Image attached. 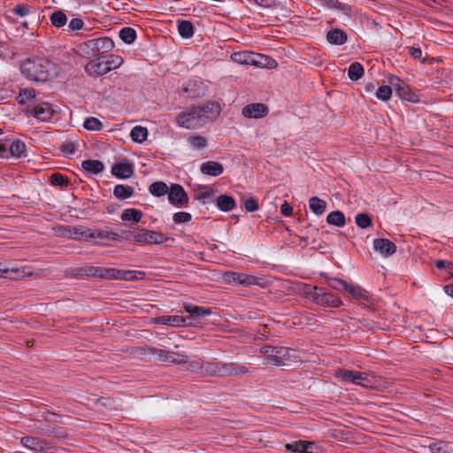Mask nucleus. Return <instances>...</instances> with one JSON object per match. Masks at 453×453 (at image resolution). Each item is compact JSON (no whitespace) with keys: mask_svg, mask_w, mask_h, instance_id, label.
<instances>
[{"mask_svg":"<svg viewBox=\"0 0 453 453\" xmlns=\"http://www.w3.org/2000/svg\"><path fill=\"white\" fill-rule=\"evenodd\" d=\"M220 111L219 104L208 102L203 105L186 108L176 115L175 122L186 129H198L216 119Z\"/></svg>","mask_w":453,"mask_h":453,"instance_id":"obj_1","label":"nucleus"},{"mask_svg":"<svg viewBox=\"0 0 453 453\" xmlns=\"http://www.w3.org/2000/svg\"><path fill=\"white\" fill-rule=\"evenodd\" d=\"M20 71L28 80L43 82L57 73V67L46 58H35L25 60Z\"/></svg>","mask_w":453,"mask_h":453,"instance_id":"obj_2","label":"nucleus"},{"mask_svg":"<svg viewBox=\"0 0 453 453\" xmlns=\"http://www.w3.org/2000/svg\"><path fill=\"white\" fill-rule=\"evenodd\" d=\"M87 277L99 278L104 280H139L145 277V273L134 270H119L116 268H105L89 266L81 270Z\"/></svg>","mask_w":453,"mask_h":453,"instance_id":"obj_3","label":"nucleus"},{"mask_svg":"<svg viewBox=\"0 0 453 453\" xmlns=\"http://www.w3.org/2000/svg\"><path fill=\"white\" fill-rule=\"evenodd\" d=\"M249 372L246 365L237 363L205 362L204 375L210 376H237Z\"/></svg>","mask_w":453,"mask_h":453,"instance_id":"obj_4","label":"nucleus"},{"mask_svg":"<svg viewBox=\"0 0 453 453\" xmlns=\"http://www.w3.org/2000/svg\"><path fill=\"white\" fill-rule=\"evenodd\" d=\"M304 296L312 300L315 303L332 308H338L342 305V301L330 292L325 291L322 288L305 285L303 288Z\"/></svg>","mask_w":453,"mask_h":453,"instance_id":"obj_5","label":"nucleus"},{"mask_svg":"<svg viewBox=\"0 0 453 453\" xmlns=\"http://www.w3.org/2000/svg\"><path fill=\"white\" fill-rule=\"evenodd\" d=\"M134 242L142 245H156L164 243L168 240L161 232L149 230L146 228H138L132 232Z\"/></svg>","mask_w":453,"mask_h":453,"instance_id":"obj_6","label":"nucleus"},{"mask_svg":"<svg viewBox=\"0 0 453 453\" xmlns=\"http://www.w3.org/2000/svg\"><path fill=\"white\" fill-rule=\"evenodd\" d=\"M335 376L343 383H352L365 388L372 387V380L366 372L339 369L335 372Z\"/></svg>","mask_w":453,"mask_h":453,"instance_id":"obj_7","label":"nucleus"},{"mask_svg":"<svg viewBox=\"0 0 453 453\" xmlns=\"http://www.w3.org/2000/svg\"><path fill=\"white\" fill-rule=\"evenodd\" d=\"M389 83L401 98L411 103H417L419 101L418 96L412 92L410 87L398 77H391L389 79Z\"/></svg>","mask_w":453,"mask_h":453,"instance_id":"obj_8","label":"nucleus"},{"mask_svg":"<svg viewBox=\"0 0 453 453\" xmlns=\"http://www.w3.org/2000/svg\"><path fill=\"white\" fill-rule=\"evenodd\" d=\"M169 203L176 207L186 206L188 197L184 188L180 184H173L168 191Z\"/></svg>","mask_w":453,"mask_h":453,"instance_id":"obj_9","label":"nucleus"},{"mask_svg":"<svg viewBox=\"0 0 453 453\" xmlns=\"http://www.w3.org/2000/svg\"><path fill=\"white\" fill-rule=\"evenodd\" d=\"M85 70L91 76H101L110 72L104 55L96 56L91 59L86 65Z\"/></svg>","mask_w":453,"mask_h":453,"instance_id":"obj_10","label":"nucleus"},{"mask_svg":"<svg viewBox=\"0 0 453 453\" xmlns=\"http://www.w3.org/2000/svg\"><path fill=\"white\" fill-rule=\"evenodd\" d=\"M334 281H337L342 286V289L347 291L353 298L366 302L370 300L371 296L369 292L360 286L349 284L343 280H335Z\"/></svg>","mask_w":453,"mask_h":453,"instance_id":"obj_11","label":"nucleus"},{"mask_svg":"<svg viewBox=\"0 0 453 453\" xmlns=\"http://www.w3.org/2000/svg\"><path fill=\"white\" fill-rule=\"evenodd\" d=\"M267 113V106L261 103L250 104L242 108V115L246 118H263Z\"/></svg>","mask_w":453,"mask_h":453,"instance_id":"obj_12","label":"nucleus"},{"mask_svg":"<svg viewBox=\"0 0 453 453\" xmlns=\"http://www.w3.org/2000/svg\"><path fill=\"white\" fill-rule=\"evenodd\" d=\"M88 45L96 51L97 56H102L113 49L114 42L108 37H102L89 40Z\"/></svg>","mask_w":453,"mask_h":453,"instance_id":"obj_13","label":"nucleus"},{"mask_svg":"<svg viewBox=\"0 0 453 453\" xmlns=\"http://www.w3.org/2000/svg\"><path fill=\"white\" fill-rule=\"evenodd\" d=\"M373 249L381 256L389 257L395 252L396 246L388 239L379 238L373 241Z\"/></svg>","mask_w":453,"mask_h":453,"instance_id":"obj_14","label":"nucleus"},{"mask_svg":"<svg viewBox=\"0 0 453 453\" xmlns=\"http://www.w3.org/2000/svg\"><path fill=\"white\" fill-rule=\"evenodd\" d=\"M189 319V317H183L179 315H168V316H160L155 319V322L162 325H168L173 326H184L188 325L187 321Z\"/></svg>","mask_w":453,"mask_h":453,"instance_id":"obj_15","label":"nucleus"},{"mask_svg":"<svg viewBox=\"0 0 453 453\" xmlns=\"http://www.w3.org/2000/svg\"><path fill=\"white\" fill-rule=\"evenodd\" d=\"M52 106L49 103H41L33 110V115L41 121H48L53 115Z\"/></svg>","mask_w":453,"mask_h":453,"instance_id":"obj_16","label":"nucleus"},{"mask_svg":"<svg viewBox=\"0 0 453 453\" xmlns=\"http://www.w3.org/2000/svg\"><path fill=\"white\" fill-rule=\"evenodd\" d=\"M111 173L119 179H127L133 175L134 168L130 163L121 162L112 166Z\"/></svg>","mask_w":453,"mask_h":453,"instance_id":"obj_17","label":"nucleus"},{"mask_svg":"<svg viewBox=\"0 0 453 453\" xmlns=\"http://www.w3.org/2000/svg\"><path fill=\"white\" fill-rule=\"evenodd\" d=\"M200 170L203 174L216 177L223 173L224 168L220 163L208 161L201 165Z\"/></svg>","mask_w":453,"mask_h":453,"instance_id":"obj_18","label":"nucleus"},{"mask_svg":"<svg viewBox=\"0 0 453 453\" xmlns=\"http://www.w3.org/2000/svg\"><path fill=\"white\" fill-rule=\"evenodd\" d=\"M291 358L288 349L285 347H276L273 357H272V365H285L286 362Z\"/></svg>","mask_w":453,"mask_h":453,"instance_id":"obj_19","label":"nucleus"},{"mask_svg":"<svg viewBox=\"0 0 453 453\" xmlns=\"http://www.w3.org/2000/svg\"><path fill=\"white\" fill-rule=\"evenodd\" d=\"M251 58H253L252 65L268 69H272L277 66V62L273 58L265 55L254 53Z\"/></svg>","mask_w":453,"mask_h":453,"instance_id":"obj_20","label":"nucleus"},{"mask_svg":"<svg viewBox=\"0 0 453 453\" xmlns=\"http://www.w3.org/2000/svg\"><path fill=\"white\" fill-rule=\"evenodd\" d=\"M20 442L24 447L35 452H41L45 450L44 442L36 437H22Z\"/></svg>","mask_w":453,"mask_h":453,"instance_id":"obj_21","label":"nucleus"},{"mask_svg":"<svg viewBox=\"0 0 453 453\" xmlns=\"http://www.w3.org/2000/svg\"><path fill=\"white\" fill-rule=\"evenodd\" d=\"M232 279L234 282H237L243 286H253L258 285V280L254 275H250L241 273H233Z\"/></svg>","mask_w":453,"mask_h":453,"instance_id":"obj_22","label":"nucleus"},{"mask_svg":"<svg viewBox=\"0 0 453 453\" xmlns=\"http://www.w3.org/2000/svg\"><path fill=\"white\" fill-rule=\"evenodd\" d=\"M74 238L76 239H96L100 238L104 239L105 238V234L104 232L100 230H91V229H86V230H78L74 229Z\"/></svg>","mask_w":453,"mask_h":453,"instance_id":"obj_23","label":"nucleus"},{"mask_svg":"<svg viewBox=\"0 0 453 453\" xmlns=\"http://www.w3.org/2000/svg\"><path fill=\"white\" fill-rule=\"evenodd\" d=\"M236 205L234 199L232 196L226 195H220L217 198V207L222 211H230Z\"/></svg>","mask_w":453,"mask_h":453,"instance_id":"obj_24","label":"nucleus"},{"mask_svg":"<svg viewBox=\"0 0 453 453\" xmlns=\"http://www.w3.org/2000/svg\"><path fill=\"white\" fill-rule=\"evenodd\" d=\"M309 207L314 214L320 216L326 211V202L318 196H312L309 199Z\"/></svg>","mask_w":453,"mask_h":453,"instance_id":"obj_25","label":"nucleus"},{"mask_svg":"<svg viewBox=\"0 0 453 453\" xmlns=\"http://www.w3.org/2000/svg\"><path fill=\"white\" fill-rule=\"evenodd\" d=\"M326 39L331 44L342 45L347 41V35L340 29H333L327 33Z\"/></svg>","mask_w":453,"mask_h":453,"instance_id":"obj_26","label":"nucleus"},{"mask_svg":"<svg viewBox=\"0 0 453 453\" xmlns=\"http://www.w3.org/2000/svg\"><path fill=\"white\" fill-rule=\"evenodd\" d=\"M184 310L193 317H205L211 314V309L191 303H185Z\"/></svg>","mask_w":453,"mask_h":453,"instance_id":"obj_27","label":"nucleus"},{"mask_svg":"<svg viewBox=\"0 0 453 453\" xmlns=\"http://www.w3.org/2000/svg\"><path fill=\"white\" fill-rule=\"evenodd\" d=\"M81 165L88 173L97 174L104 170V164L99 160H85Z\"/></svg>","mask_w":453,"mask_h":453,"instance_id":"obj_28","label":"nucleus"},{"mask_svg":"<svg viewBox=\"0 0 453 453\" xmlns=\"http://www.w3.org/2000/svg\"><path fill=\"white\" fill-rule=\"evenodd\" d=\"M121 219L123 221H131L133 223H138L142 218V212L134 208L126 209L122 211Z\"/></svg>","mask_w":453,"mask_h":453,"instance_id":"obj_29","label":"nucleus"},{"mask_svg":"<svg viewBox=\"0 0 453 453\" xmlns=\"http://www.w3.org/2000/svg\"><path fill=\"white\" fill-rule=\"evenodd\" d=\"M214 194V190L211 187H199L195 191V198L203 202V203H206L211 200V197Z\"/></svg>","mask_w":453,"mask_h":453,"instance_id":"obj_30","label":"nucleus"},{"mask_svg":"<svg viewBox=\"0 0 453 453\" xmlns=\"http://www.w3.org/2000/svg\"><path fill=\"white\" fill-rule=\"evenodd\" d=\"M130 137L134 142L142 143L147 140L148 129L142 126H135L130 132Z\"/></svg>","mask_w":453,"mask_h":453,"instance_id":"obj_31","label":"nucleus"},{"mask_svg":"<svg viewBox=\"0 0 453 453\" xmlns=\"http://www.w3.org/2000/svg\"><path fill=\"white\" fill-rule=\"evenodd\" d=\"M149 191L152 196L160 197L168 195L169 188L165 182L156 181L150 185Z\"/></svg>","mask_w":453,"mask_h":453,"instance_id":"obj_32","label":"nucleus"},{"mask_svg":"<svg viewBox=\"0 0 453 453\" xmlns=\"http://www.w3.org/2000/svg\"><path fill=\"white\" fill-rule=\"evenodd\" d=\"M326 222L329 225L342 227L346 221L344 214L340 211H334L330 212L326 217Z\"/></svg>","mask_w":453,"mask_h":453,"instance_id":"obj_33","label":"nucleus"},{"mask_svg":"<svg viewBox=\"0 0 453 453\" xmlns=\"http://www.w3.org/2000/svg\"><path fill=\"white\" fill-rule=\"evenodd\" d=\"M26 145L20 140H16L9 145L10 157H21L25 155Z\"/></svg>","mask_w":453,"mask_h":453,"instance_id":"obj_34","label":"nucleus"},{"mask_svg":"<svg viewBox=\"0 0 453 453\" xmlns=\"http://www.w3.org/2000/svg\"><path fill=\"white\" fill-rule=\"evenodd\" d=\"M113 194L118 199L124 200L133 196L134 188L130 186L119 184L115 186Z\"/></svg>","mask_w":453,"mask_h":453,"instance_id":"obj_35","label":"nucleus"},{"mask_svg":"<svg viewBox=\"0 0 453 453\" xmlns=\"http://www.w3.org/2000/svg\"><path fill=\"white\" fill-rule=\"evenodd\" d=\"M178 32L183 38H191L194 35V26L188 20H181L178 22Z\"/></svg>","mask_w":453,"mask_h":453,"instance_id":"obj_36","label":"nucleus"},{"mask_svg":"<svg viewBox=\"0 0 453 453\" xmlns=\"http://www.w3.org/2000/svg\"><path fill=\"white\" fill-rule=\"evenodd\" d=\"M188 142L192 149L203 150L207 147V139L199 134H191L188 138Z\"/></svg>","mask_w":453,"mask_h":453,"instance_id":"obj_37","label":"nucleus"},{"mask_svg":"<svg viewBox=\"0 0 453 453\" xmlns=\"http://www.w3.org/2000/svg\"><path fill=\"white\" fill-rule=\"evenodd\" d=\"M348 75L351 81H358L364 75V67L358 62L352 63L348 69Z\"/></svg>","mask_w":453,"mask_h":453,"instance_id":"obj_38","label":"nucleus"},{"mask_svg":"<svg viewBox=\"0 0 453 453\" xmlns=\"http://www.w3.org/2000/svg\"><path fill=\"white\" fill-rule=\"evenodd\" d=\"M119 38L126 43L131 44L136 38V32L132 27H123L119 33Z\"/></svg>","mask_w":453,"mask_h":453,"instance_id":"obj_39","label":"nucleus"},{"mask_svg":"<svg viewBox=\"0 0 453 453\" xmlns=\"http://www.w3.org/2000/svg\"><path fill=\"white\" fill-rule=\"evenodd\" d=\"M84 128L89 131H99L103 129V123L95 117L87 118L83 123Z\"/></svg>","mask_w":453,"mask_h":453,"instance_id":"obj_40","label":"nucleus"},{"mask_svg":"<svg viewBox=\"0 0 453 453\" xmlns=\"http://www.w3.org/2000/svg\"><path fill=\"white\" fill-rule=\"evenodd\" d=\"M105 62H107V66L109 67V71H111L113 69H117L119 67L122 63L123 59L121 57L118 55H104Z\"/></svg>","mask_w":453,"mask_h":453,"instance_id":"obj_41","label":"nucleus"},{"mask_svg":"<svg viewBox=\"0 0 453 453\" xmlns=\"http://www.w3.org/2000/svg\"><path fill=\"white\" fill-rule=\"evenodd\" d=\"M392 88L393 87L391 85H382L378 88L375 96L381 101H388L392 96Z\"/></svg>","mask_w":453,"mask_h":453,"instance_id":"obj_42","label":"nucleus"},{"mask_svg":"<svg viewBox=\"0 0 453 453\" xmlns=\"http://www.w3.org/2000/svg\"><path fill=\"white\" fill-rule=\"evenodd\" d=\"M67 18L65 14L60 11L55 12L50 16V21L53 26L62 27L65 25Z\"/></svg>","mask_w":453,"mask_h":453,"instance_id":"obj_43","label":"nucleus"},{"mask_svg":"<svg viewBox=\"0 0 453 453\" xmlns=\"http://www.w3.org/2000/svg\"><path fill=\"white\" fill-rule=\"evenodd\" d=\"M253 52H241V53H234V60L244 65H252L253 64Z\"/></svg>","mask_w":453,"mask_h":453,"instance_id":"obj_44","label":"nucleus"},{"mask_svg":"<svg viewBox=\"0 0 453 453\" xmlns=\"http://www.w3.org/2000/svg\"><path fill=\"white\" fill-rule=\"evenodd\" d=\"M148 350L150 355L156 357L159 361L168 362L170 351L155 347H150L148 348Z\"/></svg>","mask_w":453,"mask_h":453,"instance_id":"obj_45","label":"nucleus"},{"mask_svg":"<svg viewBox=\"0 0 453 453\" xmlns=\"http://www.w3.org/2000/svg\"><path fill=\"white\" fill-rule=\"evenodd\" d=\"M305 441H296L291 443H287L285 449L288 451L305 453Z\"/></svg>","mask_w":453,"mask_h":453,"instance_id":"obj_46","label":"nucleus"},{"mask_svg":"<svg viewBox=\"0 0 453 453\" xmlns=\"http://www.w3.org/2000/svg\"><path fill=\"white\" fill-rule=\"evenodd\" d=\"M35 97V90L34 88H26L19 92L18 101L19 104H24L28 100Z\"/></svg>","mask_w":453,"mask_h":453,"instance_id":"obj_47","label":"nucleus"},{"mask_svg":"<svg viewBox=\"0 0 453 453\" xmlns=\"http://www.w3.org/2000/svg\"><path fill=\"white\" fill-rule=\"evenodd\" d=\"M355 220L357 226L363 229L367 228L372 224V219L366 213H358Z\"/></svg>","mask_w":453,"mask_h":453,"instance_id":"obj_48","label":"nucleus"},{"mask_svg":"<svg viewBox=\"0 0 453 453\" xmlns=\"http://www.w3.org/2000/svg\"><path fill=\"white\" fill-rule=\"evenodd\" d=\"M191 219V214L186 211H179L173 216V220L175 224L187 223L189 222Z\"/></svg>","mask_w":453,"mask_h":453,"instance_id":"obj_49","label":"nucleus"},{"mask_svg":"<svg viewBox=\"0 0 453 453\" xmlns=\"http://www.w3.org/2000/svg\"><path fill=\"white\" fill-rule=\"evenodd\" d=\"M60 150L64 156L69 157L75 153L77 145L73 142H65L61 145Z\"/></svg>","mask_w":453,"mask_h":453,"instance_id":"obj_50","label":"nucleus"},{"mask_svg":"<svg viewBox=\"0 0 453 453\" xmlns=\"http://www.w3.org/2000/svg\"><path fill=\"white\" fill-rule=\"evenodd\" d=\"M204 364L205 362L201 361H192L188 363V370L191 372H200L204 375Z\"/></svg>","mask_w":453,"mask_h":453,"instance_id":"obj_51","label":"nucleus"},{"mask_svg":"<svg viewBox=\"0 0 453 453\" xmlns=\"http://www.w3.org/2000/svg\"><path fill=\"white\" fill-rule=\"evenodd\" d=\"M168 357H169V359H168L169 363L179 364V365L188 363L186 357L180 353L170 351V355L168 356Z\"/></svg>","mask_w":453,"mask_h":453,"instance_id":"obj_52","label":"nucleus"},{"mask_svg":"<svg viewBox=\"0 0 453 453\" xmlns=\"http://www.w3.org/2000/svg\"><path fill=\"white\" fill-rule=\"evenodd\" d=\"M50 183L53 186H66L68 184V181L62 174L53 173L50 176Z\"/></svg>","mask_w":453,"mask_h":453,"instance_id":"obj_53","label":"nucleus"},{"mask_svg":"<svg viewBox=\"0 0 453 453\" xmlns=\"http://www.w3.org/2000/svg\"><path fill=\"white\" fill-rule=\"evenodd\" d=\"M446 444L442 441L434 442L429 445L431 453H447L445 449Z\"/></svg>","mask_w":453,"mask_h":453,"instance_id":"obj_54","label":"nucleus"},{"mask_svg":"<svg viewBox=\"0 0 453 453\" xmlns=\"http://www.w3.org/2000/svg\"><path fill=\"white\" fill-rule=\"evenodd\" d=\"M244 206L249 212L256 211L259 208L257 202L251 197L244 200Z\"/></svg>","mask_w":453,"mask_h":453,"instance_id":"obj_55","label":"nucleus"},{"mask_svg":"<svg viewBox=\"0 0 453 453\" xmlns=\"http://www.w3.org/2000/svg\"><path fill=\"white\" fill-rule=\"evenodd\" d=\"M9 142L8 141L0 140V157L2 158H9Z\"/></svg>","mask_w":453,"mask_h":453,"instance_id":"obj_56","label":"nucleus"},{"mask_svg":"<svg viewBox=\"0 0 453 453\" xmlns=\"http://www.w3.org/2000/svg\"><path fill=\"white\" fill-rule=\"evenodd\" d=\"M276 347L264 346L260 349V352L268 357V362L272 364V357H273Z\"/></svg>","mask_w":453,"mask_h":453,"instance_id":"obj_57","label":"nucleus"},{"mask_svg":"<svg viewBox=\"0 0 453 453\" xmlns=\"http://www.w3.org/2000/svg\"><path fill=\"white\" fill-rule=\"evenodd\" d=\"M13 12L19 16L24 17L29 12V8L25 4H18L13 8Z\"/></svg>","mask_w":453,"mask_h":453,"instance_id":"obj_58","label":"nucleus"},{"mask_svg":"<svg viewBox=\"0 0 453 453\" xmlns=\"http://www.w3.org/2000/svg\"><path fill=\"white\" fill-rule=\"evenodd\" d=\"M305 453H318V450L320 449V447L318 446L315 442L305 441Z\"/></svg>","mask_w":453,"mask_h":453,"instance_id":"obj_59","label":"nucleus"},{"mask_svg":"<svg viewBox=\"0 0 453 453\" xmlns=\"http://www.w3.org/2000/svg\"><path fill=\"white\" fill-rule=\"evenodd\" d=\"M70 30H80L83 27V21L81 19L75 18L71 19L68 25Z\"/></svg>","mask_w":453,"mask_h":453,"instance_id":"obj_60","label":"nucleus"},{"mask_svg":"<svg viewBox=\"0 0 453 453\" xmlns=\"http://www.w3.org/2000/svg\"><path fill=\"white\" fill-rule=\"evenodd\" d=\"M280 212L284 216L289 217V216L292 215L293 209H292L291 205L288 203L285 202L280 206Z\"/></svg>","mask_w":453,"mask_h":453,"instance_id":"obj_61","label":"nucleus"},{"mask_svg":"<svg viewBox=\"0 0 453 453\" xmlns=\"http://www.w3.org/2000/svg\"><path fill=\"white\" fill-rule=\"evenodd\" d=\"M435 265L439 269H442V268L448 267L449 270V273H453V264H451L450 262H447V261H444V260H437L435 262Z\"/></svg>","mask_w":453,"mask_h":453,"instance_id":"obj_62","label":"nucleus"},{"mask_svg":"<svg viewBox=\"0 0 453 453\" xmlns=\"http://www.w3.org/2000/svg\"><path fill=\"white\" fill-rule=\"evenodd\" d=\"M409 52L411 56L415 59L420 58L422 55V51L419 48L411 47L410 48Z\"/></svg>","mask_w":453,"mask_h":453,"instance_id":"obj_63","label":"nucleus"},{"mask_svg":"<svg viewBox=\"0 0 453 453\" xmlns=\"http://www.w3.org/2000/svg\"><path fill=\"white\" fill-rule=\"evenodd\" d=\"M335 280H338V279L334 278V279H331L328 280V285L330 286V288H332L333 289L337 290V291L343 290L342 286L337 281H334Z\"/></svg>","mask_w":453,"mask_h":453,"instance_id":"obj_64","label":"nucleus"}]
</instances>
